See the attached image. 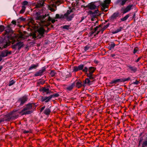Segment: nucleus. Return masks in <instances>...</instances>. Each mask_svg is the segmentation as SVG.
Segmentation results:
<instances>
[{
  "label": "nucleus",
  "instance_id": "5fc2aeb1",
  "mask_svg": "<svg viewBox=\"0 0 147 147\" xmlns=\"http://www.w3.org/2000/svg\"><path fill=\"white\" fill-rule=\"evenodd\" d=\"M45 106L42 107L40 110V112H41L43 110L45 109Z\"/></svg>",
  "mask_w": 147,
  "mask_h": 147
},
{
  "label": "nucleus",
  "instance_id": "0eeeda50",
  "mask_svg": "<svg viewBox=\"0 0 147 147\" xmlns=\"http://www.w3.org/2000/svg\"><path fill=\"white\" fill-rule=\"evenodd\" d=\"M11 51H9L7 50H3L0 53V57L2 59V58L6 57L8 55L11 54Z\"/></svg>",
  "mask_w": 147,
  "mask_h": 147
},
{
  "label": "nucleus",
  "instance_id": "6e6552de",
  "mask_svg": "<svg viewBox=\"0 0 147 147\" xmlns=\"http://www.w3.org/2000/svg\"><path fill=\"white\" fill-rule=\"evenodd\" d=\"M127 67L128 68L127 70L131 73H136L137 70V68L136 67L129 64L127 65Z\"/></svg>",
  "mask_w": 147,
  "mask_h": 147
},
{
  "label": "nucleus",
  "instance_id": "9b49d317",
  "mask_svg": "<svg viewBox=\"0 0 147 147\" xmlns=\"http://www.w3.org/2000/svg\"><path fill=\"white\" fill-rule=\"evenodd\" d=\"M28 99L26 96H24L20 98L18 101V102L20 103V105H22L25 102H26Z\"/></svg>",
  "mask_w": 147,
  "mask_h": 147
},
{
  "label": "nucleus",
  "instance_id": "79ce46f5",
  "mask_svg": "<svg viewBox=\"0 0 147 147\" xmlns=\"http://www.w3.org/2000/svg\"><path fill=\"white\" fill-rule=\"evenodd\" d=\"M55 74L54 71H51L50 73V74L51 76L53 77L55 76Z\"/></svg>",
  "mask_w": 147,
  "mask_h": 147
},
{
  "label": "nucleus",
  "instance_id": "7c9ffc66",
  "mask_svg": "<svg viewBox=\"0 0 147 147\" xmlns=\"http://www.w3.org/2000/svg\"><path fill=\"white\" fill-rule=\"evenodd\" d=\"M121 11H123L122 13L123 14L129 11L126 8L124 9L123 7L121 8Z\"/></svg>",
  "mask_w": 147,
  "mask_h": 147
},
{
  "label": "nucleus",
  "instance_id": "a19ab883",
  "mask_svg": "<svg viewBox=\"0 0 147 147\" xmlns=\"http://www.w3.org/2000/svg\"><path fill=\"white\" fill-rule=\"evenodd\" d=\"M146 146H147V140L144 142L142 147H145Z\"/></svg>",
  "mask_w": 147,
  "mask_h": 147
},
{
  "label": "nucleus",
  "instance_id": "4be33fe9",
  "mask_svg": "<svg viewBox=\"0 0 147 147\" xmlns=\"http://www.w3.org/2000/svg\"><path fill=\"white\" fill-rule=\"evenodd\" d=\"M74 14H72L70 16H65V18H66L67 20L68 21H71L72 18H74Z\"/></svg>",
  "mask_w": 147,
  "mask_h": 147
},
{
  "label": "nucleus",
  "instance_id": "bf43d9fd",
  "mask_svg": "<svg viewBox=\"0 0 147 147\" xmlns=\"http://www.w3.org/2000/svg\"><path fill=\"white\" fill-rule=\"evenodd\" d=\"M16 23H17L18 24H19L21 22L20 21V20H19V19H17V20L16 21Z\"/></svg>",
  "mask_w": 147,
  "mask_h": 147
},
{
  "label": "nucleus",
  "instance_id": "72a5a7b5",
  "mask_svg": "<svg viewBox=\"0 0 147 147\" xmlns=\"http://www.w3.org/2000/svg\"><path fill=\"white\" fill-rule=\"evenodd\" d=\"M123 29V28L122 27H120L119 28L115 30L113 32V33H116L119 32H120L121 30Z\"/></svg>",
  "mask_w": 147,
  "mask_h": 147
},
{
  "label": "nucleus",
  "instance_id": "f8f14e48",
  "mask_svg": "<svg viewBox=\"0 0 147 147\" xmlns=\"http://www.w3.org/2000/svg\"><path fill=\"white\" fill-rule=\"evenodd\" d=\"M49 17L50 18V20H48L47 19L45 20V24H43L42 26H49L50 24V22L51 21V22L53 23H54L56 20L54 19H52V18L49 16Z\"/></svg>",
  "mask_w": 147,
  "mask_h": 147
},
{
  "label": "nucleus",
  "instance_id": "aec40b11",
  "mask_svg": "<svg viewBox=\"0 0 147 147\" xmlns=\"http://www.w3.org/2000/svg\"><path fill=\"white\" fill-rule=\"evenodd\" d=\"M44 4V2L41 1H39L38 2L37 4L36 5V7L37 8H40L43 6Z\"/></svg>",
  "mask_w": 147,
  "mask_h": 147
},
{
  "label": "nucleus",
  "instance_id": "423d86ee",
  "mask_svg": "<svg viewBox=\"0 0 147 147\" xmlns=\"http://www.w3.org/2000/svg\"><path fill=\"white\" fill-rule=\"evenodd\" d=\"M111 0H105L104 3H99V5H101L102 9V10H105V9H108V5L110 4Z\"/></svg>",
  "mask_w": 147,
  "mask_h": 147
},
{
  "label": "nucleus",
  "instance_id": "603ef678",
  "mask_svg": "<svg viewBox=\"0 0 147 147\" xmlns=\"http://www.w3.org/2000/svg\"><path fill=\"white\" fill-rule=\"evenodd\" d=\"M98 11H99L98 9H97L96 10H95L94 12H93V13L96 14L98 13Z\"/></svg>",
  "mask_w": 147,
  "mask_h": 147
},
{
  "label": "nucleus",
  "instance_id": "393cba45",
  "mask_svg": "<svg viewBox=\"0 0 147 147\" xmlns=\"http://www.w3.org/2000/svg\"><path fill=\"white\" fill-rule=\"evenodd\" d=\"M75 10V8H73L71 10H68L67 12L65 14V16H68L71 12H73V10Z\"/></svg>",
  "mask_w": 147,
  "mask_h": 147
},
{
  "label": "nucleus",
  "instance_id": "ea45409f",
  "mask_svg": "<svg viewBox=\"0 0 147 147\" xmlns=\"http://www.w3.org/2000/svg\"><path fill=\"white\" fill-rule=\"evenodd\" d=\"M82 70L83 72H86V73H88L87 72L88 70V68L86 67H85L84 69H83Z\"/></svg>",
  "mask_w": 147,
  "mask_h": 147
},
{
  "label": "nucleus",
  "instance_id": "37998d69",
  "mask_svg": "<svg viewBox=\"0 0 147 147\" xmlns=\"http://www.w3.org/2000/svg\"><path fill=\"white\" fill-rule=\"evenodd\" d=\"M15 83L14 81L13 80L11 81L9 83V86H11L13 85Z\"/></svg>",
  "mask_w": 147,
  "mask_h": 147
},
{
  "label": "nucleus",
  "instance_id": "dca6fc26",
  "mask_svg": "<svg viewBox=\"0 0 147 147\" xmlns=\"http://www.w3.org/2000/svg\"><path fill=\"white\" fill-rule=\"evenodd\" d=\"M119 15V12H115L109 17V19L110 20H114L116 19L118 17Z\"/></svg>",
  "mask_w": 147,
  "mask_h": 147
},
{
  "label": "nucleus",
  "instance_id": "2f4dec72",
  "mask_svg": "<svg viewBox=\"0 0 147 147\" xmlns=\"http://www.w3.org/2000/svg\"><path fill=\"white\" fill-rule=\"evenodd\" d=\"M115 45L114 43L111 44L108 47L109 49L110 50H111L112 49H113Z\"/></svg>",
  "mask_w": 147,
  "mask_h": 147
},
{
  "label": "nucleus",
  "instance_id": "4c0bfd02",
  "mask_svg": "<svg viewBox=\"0 0 147 147\" xmlns=\"http://www.w3.org/2000/svg\"><path fill=\"white\" fill-rule=\"evenodd\" d=\"M28 2L26 1H23L22 3V6H25V5H28Z\"/></svg>",
  "mask_w": 147,
  "mask_h": 147
},
{
  "label": "nucleus",
  "instance_id": "f03ea898",
  "mask_svg": "<svg viewBox=\"0 0 147 147\" xmlns=\"http://www.w3.org/2000/svg\"><path fill=\"white\" fill-rule=\"evenodd\" d=\"M35 20H36L40 21V25L42 26L45 24V20L47 19L48 20H50L49 14H48L45 15H41V13L39 12H36V13Z\"/></svg>",
  "mask_w": 147,
  "mask_h": 147
},
{
  "label": "nucleus",
  "instance_id": "69168bd1",
  "mask_svg": "<svg viewBox=\"0 0 147 147\" xmlns=\"http://www.w3.org/2000/svg\"><path fill=\"white\" fill-rule=\"evenodd\" d=\"M103 24L102 23L101 24H100L98 27H99V28L101 27L103 25Z\"/></svg>",
  "mask_w": 147,
  "mask_h": 147
},
{
  "label": "nucleus",
  "instance_id": "c756f323",
  "mask_svg": "<svg viewBox=\"0 0 147 147\" xmlns=\"http://www.w3.org/2000/svg\"><path fill=\"white\" fill-rule=\"evenodd\" d=\"M22 9L20 10V13L21 14L23 13L25 11L26 7L24 6H22Z\"/></svg>",
  "mask_w": 147,
  "mask_h": 147
},
{
  "label": "nucleus",
  "instance_id": "a18cd8bd",
  "mask_svg": "<svg viewBox=\"0 0 147 147\" xmlns=\"http://www.w3.org/2000/svg\"><path fill=\"white\" fill-rule=\"evenodd\" d=\"M65 18V16L64 15L61 14L60 15V19H63Z\"/></svg>",
  "mask_w": 147,
  "mask_h": 147
},
{
  "label": "nucleus",
  "instance_id": "de8ad7c7",
  "mask_svg": "<svg viewBox=\"0 0 147 147\" xmlns=\"http://www.w3.org/2000/svg\"><path fill=\"white\" fill-rule=\"evenodd\" d=\"M90 48V47L88 46H86L84 48V50L85 51H86Z\"/></svg>",
  "mask_w": 147,
  "mask_h": 147
},
{
  "label": "nucleus",
  "instance_id": "bb28decb",
  "mask_svg": "<svg viewBox=\"0 0 147 147\" xmlns=\"http://www.w3.org/2000/svg\"><path fill=\"white\" fill-rule=\"evenodd\" d=\"M134 6V5L133 4L129 5L127 6L125 8L128 11H129L131 10V9L132 8V7H133Z\"/></svg>",
  "mask_w": 147,
  "mask_h": 147
},
{
  "label": "nucleus",
  "instance_id": "b1692460",
  "mask_svg": "<svg viewBox=\"0 0 147 147\" xmlns=\"http://www.w3.org/2000/svg\"><path fill=\"white\" fill-rule=\"evenodd\" d=\"M82 82L81 81H77L76 83V86L78 88H81L82 86Z\"/></svg>",
  "mask_w": 147,
  "mask_h": 147
},
{
  "label": "nucleus",
  "instance_id": "ddd939ff",
  "mask_svg": "<svg viewBox=\"0 0 147 147\" xmlns=\"http://www.w3.org/2000/svg\"><path fill=\"white\" fill-rule=\"evenodd\" d=\"M84 65L82 64L78 66H75L73 67V71L77 72L79 70H82L83 69Z\"/></svg>",
  "mask_w": 147,
  "mask_h": 147
},
{
  "label": "nucleus",
  "instance_id": "6ab92c4d",
  "mask_svg": "<svg viewBox=\"0 0 147 147\" xmlns=\"http://www.w3.org/2000/svg\"><path fill=\"white\" fill-rule=\"evenodd\" d=\"M121 81L120 79H117L116 80H113L109 82V86H110L111 87L113 86V84H116L117 83Z\"/></svg>",
  "mask_w": 147,
  "mask_h": 147
},
{
  "label": "nucleus",
  "instance_id": "680f3d73",
  "mask_svg": "<svg viewBox=\"0 0 147 147\" xmlns=\"http://www.w3.org/2000/svg\"><path fill=\"white\" fill-rule=\"evenodd\" d=\"M101 8V10H102V11H105V12H107V11H108V9H105V10H102V8Z\"/></svg>",
  "mask_w": 147,
  "mask_h": 147
},
{
  "label": "nucleus",
  "instance_id": "13d9d810",
  "mask_svg": "<svg viewBox=\"0 0 147 147\" xmlns=\"http://www.w3.org/2000/svg\"><path fill=\"white\" fill-rule=\"evenodd\" d=\"M141 57H139L136 61V62H138L141 59Z\"/></svg>",
  "mask_w": 147,
  "mask_h": 147
},
{
  "label": "nucleus",
  "instance_id": "c03bdc74",
  "mask_svg": "<svg viewBox=\"0 0 147 147\" xmlns=\"http://www.w3.org/2000/svg\"><path fill=\"white\" fill-rule=\"evenodd\" d=\"M19 19L21 22L25 21L26 20V18H23V17H20Z\"/></svg>",
  "mask_w": 147,
  "mask_h": 147
},
{
  "label": "nucleus",
  "instance_id": "5701e85b",
  "mask_svg": "<svg viewBox=\"0 0 147 147\" xmlns=\"http://www.w3.org/2000/svg\"><path fill=\"white\" fill-rule=\"evenodd\" d=\"M38 66V64H32L29 68L28 70H30L33 69H35Z\"/></svg>",
  "mask_w": 147,
  "mask_h": 147
},
{
  "label": "nucleus",
  "instance_id": "c9c22d12",
  "mask_svg": "<svg viewBox=\"0 0 147 147\" xmlns=\"http://www.w3.org/2000/svg\"><path fill=\"white\" fill-rule=\"evenodd\" d=\"M109 24H110L109 23L106 26H104V28L101 29L102 32H103L106 28H107L109 26Z\"/></svg>",
  "mask_w": 147,
  "mask_h": 147
},
{
  "label": "nucleus",
  "instance_id": "09e8293b",
  "mask_svg": "<svg viewBox=\"0 0 147 147\" xmlns=\"http://www.w3.org/2000/svg\"><path fill=\"white\" fill-rule=\"evenodd\" d=\"M11 23L13 24L16 25V20H13L12 21Z\"/></svg>",
  "mask_w": 147,
  "mask_h": 147
},
{
  "label": "nucleus",
  "instance_id": "f257e3e1",
  "mask_svg": "<svg viewBox=\"0 0 147 147\" xmlns=\"http://www.w3.org/2000/svg\"><path fill=\"white\" fill-rule=\"evenodd\" d=\"M25 39V37H5V38L3 39L2 37H1L0 42L3 44V47H0V50L7 48L10 45V43L13 44L15 42L18 41L16 44L11 46V48L14 49H17L18 50H20L24 46L23 42L20 41L22 40Z\"/></svg>",
  "mask_w": 147,
  "mask_h": 147
},
{
  "label": "nucleus",
  "instance_id": "9d476101",
  "mask_svg": "<svg viewBox=\"0 0 147 147\" xmlns=\"http://www.w3.org/2000/svg\"><path fill=\"white\" fill-rule=\"evenodd\" d=\"M130 0H117L115 2L116 5H118L120 6H123L125 4L126 2Z\"/></svg>",
  "mask_w": 147,
  "mask_h": 147
},
{
  "label": "nucleus",
  "instance_id": "864d4df0",
  "mask_svg": "<svg viewBox=\"0 0 147 147\" xmlns=\"http://www.w3.org/2000/svg\"><path fill=\"white\" fill-rule=\"evenodd\" d=\"M139 82L137 80H136L135 82L133 83V84L136 85H137L139 84Z\"/></svg>",
  "mask_w": 147,
  "mask_h": 147
},
{
  "label": "nucleus",
  "instance_id": "774afa93",
  "mask_svg": "<svg viewBox=\"0 0 147 147\" xmlns=\"http://www.w3.org/2000/svg\"><path fill=\"white\" fill-rule=\"evenodd\" d=\"M135 16H136V14H135V13H134L133 16V18H134L135 17Z\"/></svg>",
  "mask_w": 147,
  "mask_h": 147
},
{
  "label": "nucleus",
  "instance_id": "7ed1b4c3",
  "mask_svg": "<svg viewBox=\"0 0 147 147\" xmlns=\"http://www.w3.org/2000/svg\"><path fill=\"white\" fill-rule=\"evenodd\" d=\"M24 32L20 31L19 32L20 36L18 37H23L24 36ZM15 34L14 33V31L12 30L11 28L9 26H8L6 29L5 30L4 35H6L7 36L5 37H18L16 35H14Z\"/></svg>",
  "mask_w": 147,
  "mask_h": 147
},
{
  "label": "nucleus",
  "instance_id": "39448f33",
  "mask_svg": "<svg viewBox=\"0 0 147 147\" xmlns=\"http://www.w3.org/2000/svg\"><path fill=\"white\" fill-rule=\"evenodd\" d=\"M95 68L94 67H90L88 69V73H86V74L87 77L90 80H93L94 78L93 73L94 72Z\"/></svg>",
  "mask_w": 147,
  "mask_h": 147
},
{
  "label": "nucleus",
  "instance_id": "2eb2a0df",
  "mask_svg": "<svg viewBox=\"0 0 147 147\" xmlns=\"http://www.w3.org/2000/svg\"><path fill=\"white\" fill-rule=\"evenodd\" d=\"M45 71V69L43 68L42 69L39 70L34 74L35 76L37 77L39 76H41L42 75L43 73Z\"/></svg>",
  "mask_w": 147,
  "mask_h": 147
},
{
  "label": "nucleus",
  "instance_id": "a878e982",
  "mask_svg": "<svg viewBox=\"0 0 147 147\" xmlns=\"http://www.w3.org/2000/svg\"><path fill=\"white\" fill-rule=\"evenodd\" d=\"M51 110L49 108L46 109L44 111V113L46 115H49L51 113Z\"/></svg>",
  "mask_w": 147,
  "mask_h": 147
},
{
  "label": "nucleus",
  "instance_id": "49530a36",
  "mask_svg": "<svg viewBox=\"0 0 147 147\" xmlns=\"http://www.w3.org/2000/svg\"><path fill=\"white\" fill-rule=\"evenodd\" d=\"M138 50V48H135L134 49L133 53L134 54L136 53Z\"/></svg>",
  "mask_w": 147,
  "mask_h": 147
},
{
  "label": "nucleus",
  "instance_id": "473e14b6",
  "mask_svg": "<svg viewBox=\"0 0 147 147\" xmlns=\"http://www.w3.org/2000/svg\"><path fill=\"white\" fill-rule=\"evenodd\" d=\"M90 78H87L84 81V83L85 84H87L89 85L90 84V81L89 80Z\"/></svg>",
  "mask_w": 147,
  "mask_h": 147
},
{
  "label": "nucleus",
  "instance_id": "a211bd4d",
  "mask_svg": "<svg viewBox=\"0 0 147 147\" xmlns=\"http://www.w3.org/2000/svg\"><path fill=\"white\" fill-rule=\"evenodd\" d=\"M88 15H89L90 16L91 18H97V16H100L101 14L98 13V15L96 14H94L93 13V12L91 10H90L88 11Z\"/></svg>",
  "mask_w": 147,
  "mask_h": 147
},
{
  "label": "nucleus",
  "instance_id": "e433bc0d",
  "mask_svg": "<svg viewBox=\"0 0 147 147\" xmlns=\"http://www.w3.org/2000/svg\"><path fill=\"white\" fill-rule=\"evenodd\" d=\"M5 29L3 25H0V33L2 32Z\"/></svg>",
  "mask_w": 147,
  "mask_h": 147
},
{
  "label": "nucleus",
  "instance_id": "3c124183",
  "mask_svg": "<svg viewBox=\"0 0 147 147\" xmlns=\"http://www.w3.org/2000/svg\"><path fill=\"white\" fill-rule=\"evenodd\" d=\"M99 3H101V2H95V5H96L97 6H100V5H99Z\"/></svg>",
  "mask_w": 147,
  "mask_h": 147
},
{
  "label": "nucleus",
  "instance_id": "cd10ccee",
  "mask_svg": "<svg viewBox=\"0 0 147 147\" xmlns=\"http://www.w3.org/2000/svg\"><path fill=\"white\" fill-rule=\"evenodd\" d=\"M129 14H127L123 18H122L121 19V21H123L126 20L129 17Z\"/></svg>",
  "mask_w": 147,
  "mask_h": 147
},
{
  "label": "nucleus",
  "instance_id": "338daca9",
  "mask_svg": "<svg viewBox=\"0 0 147 147\" xmlns=\"http://www.w3.org/2000/svg\"><path fill=\"white\" fill-rule=\"evenodd\" d=\"M86 6H85L84 5H82V7H84V8L88 7H86Z\"/></svg>",
  "mask_w": 147,
  "mask_h": 147
},
{
  "label": "nucleus",
  "instance_id": "58836bf2",
  "mask_svg": "<svg viewBox=\"0 0 147 147\" xmlns=\"http://www.w3.org/2000/svg\"><path fill=\"white\" fill-rule=\"evenodd\" d=\"M62 27L64 29H66L67 30H68L69 27V26L67 25H65L64 26H62Z\"/></svg>",
  "mask_w": 147,
  "mask_h": 147
},
{
  "label": "nucleus",
  "instance_id": "0e129e2a",
  "mask_svg": "<svg viewBox=\"0 0 147 147\" xmlns=\"http://www.w3.org/2000/svg\"><path fill=\"white\" fill-rule=\"evenodd\" d=\"M91 20L92 21H94L95 20V18H91Z\"/></svg>",
  "mask_w": 147,
  "mask_h": 147
},
{
  "label": "nucleus",
  "instance_id": "c85d7f7f",
  "mask_svg": "<svg viewBox=\"0 0 147 147\" xmlns=\"http://www.w3.org/2000/svg\"><path fill=\"white\" fill-rule=\"evenodd\" d=\"M42 90L43 92H46L47 94H48L49 93V89L48 88H43Z\"/></svg>",
  "mask_w": 147,
  "mask_h": 147
},
{
  "label": "nucleus",
  "instance_id": "f3484780",
  "mask_svg": "<svg viewBox=\"0 0 147 147\" xmlns=\"http://www.w3.org/2000/svg\"><path fill=\"white\" fill-rule=\"evenodd\" d=\"M51 99L50 96L48 97L42 96L41 98V101L43 102L45 101L46 103L49 102Z\"/></svg>",
  "mask_w": 147,
  "mask_h": 147
},
{
  "label": "nucleus",
  "instance_id": "f704fd0d",
  "mask_svg": "<svg viewBox=\"0 0 147 147\" xmlns=\"http://www.w3.org/2000/svg\"><path fill=\"white\" fill-rule=\"evenodd\" d=\"M59 96L58 93H55L50 95L51 99L53 97H58Z\"/></svg>",
  "mask_w": 147,
  "mask_h": 147
},
{
  "label": "nucleus",
  "instance_id": "20e7f679",
  "mask_svg": "<svg viewBox=\"0 0 147 147\" xmlns=\"http://www.w3.org/2000/svg\"><path fill=\"white\" fill-rule=\"evenodd\" d=\"M33 105L32 103L28 104L26 107L20 112V113L22 115L30 114L32 112L29 110L32 109Z\"/></svg>",
  "mask_w": 147,
  "mask_h": 147
},
{
  "label": "nucleus",
  "instance_id": "052dcab7",
  "mask_svg": "<svg viewBox=\"0 0 147 147\" xmlns=\"http://www.w3.org/2000/svg\"><path fill=\"white\" fill-rule=\"evenodd\" d=\"M99 28V27L96 26L94 28V31L95 32Z\"/></svg>",
  "mask_w": 147,
  "mask_h": 147
},
{
  "label": "nucleus",
  "instance_id": "6e6d98bb",
  "mask_svg": "<svg viewBox=\"0 0 147 147\" xmlns=\"http://www.w3.org/2000/svg\"><path fill=\"white\" fill-rule=\"evenodd\" d=\"M86 18V17L83 16L81 18V19L80 20V22H81L84 20Z\"/></svg>",
  "mask_w": 147,
  "mask_h": 147
},
{
  "label": "nucleus",
  "instance_id": "4d7b16f0",
  "mask_svg": "<svg viewBox=\"0 0 147 147\" xmlns=\"http://www.w3.org/2000/svg\"><path fill=\"white\" fill-rule=\"evenodd\" d=\"M30 132V131H29L24 130V133L25 134H27V133H29Z\"/></svg>",
  "mask_w": 147,
  "mask_h": 147
},
{
  "label": "nucleus",
  "instance_id": "1a4fd4ad",
  "mask_svg": "<svg viewBox=\"0 0 147 147\" xmlns=\"http://www.w3.org/2000/svg\"><path fill=\"white\" fill-rule=\"evenodd\" d=\"M37 32L39 35L41 36V37L44 36L47 33V31L42 28H39L38 29Z\"/></svg>",
  "mask_w": 147,
  "mask_h": 147
},
{
  "label": "nucleus",
  "instance_id": "4468645a",
  "mask_svg": "<svg viewBox=\"0 0 147 147\" xmlns=\"http://www.w3.org/2000/svg\"><path fill=\"white\" fill-rule=\"evenodd\" d=\"M86 7H88L90 10H93L96 8V6L94 4V3L93 2L89 3Z\"/></svg>",
  "mask_w": 147,
  "mask_h": 147
},
{
  "label": "nucleus",
  "instance_id": "8fccbe9b",
  "mask_svg": "<svg viewBox=\"0 0 147 147\" xmlns=\"http://www.w3.org/2000/svg\"><path fill=\"white\" fill-rule=\"evenodd\" d=\"M55 17L56 19H60V15L58 14H57Z\"/></svg>",
  "mask_w": 147,
  "mask_h": 147
},
{
  "label": "nucleus",
  "instance_id": "412c9836",
  "mask_svg": "<svg viewBox=\"0 0 147 147\" xmlns=\"http://www.w3.org/2000/svg\"><path fill=\"white\" fill-rule=\"evenodd\" d=\"M75 85V82H74L70 85L67 86L66 89H67L69 91H71L72 90Z\"/></svg>",
  "mask_w": 147,
  "mask_h": 147
},
{
  "label": "nucleus",
  "instance_id": "e2e57ef3",
  "mask_svg": "<svg viewBox=\"0 0 147 147\" xmlns=\"http://www.w3.org/2000/svg\"><path fill=\"white\" fill-rule=\"evenodd\" d=\"M115 56V55L114 54H112L111 55V56L112 57H113Z\"/></svg>",
  "mask_w": 147,
  "mask_h": 147
}]
</instances>
